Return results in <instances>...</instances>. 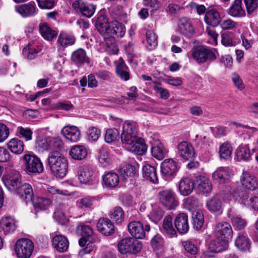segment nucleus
<instances>
[{
    "label": "nucleus",
    "instance_id": "680f3d73",
    "mask_svg": "<svg viewBox=\"0 0 258 258\" xmlns=\"http://www.w3.org/2000/svg\"><path fill=\"white\" fill-rule=\"evenodd\" d=\"M73 107V104L69 101H64L57 102L51 105V109L53 110H63L69 111Z\"/></svg>",
    "mask_w": 258,
    "mask_h": 258
},
{
    "label": "nucleus",
    "instance_id": "f03ea898",
    "mask_svg": "<svg viewBox=\"0 0 258 258\" xmlns=\"http://www.w3.org/2000/svg\"><path fill=\"white\" fill-rule=\"evenodd\" d=\"M96 26L100 33H105L110 35H115L118 37H123L125 32L123 24L117 21L109 23L107 19L103 16L98 18Z\"/></svg>",
    "mask_w": 258,
    "mask_h": 258
},
{
    "label": "nucleus",
    "instance_id": "dca6fc26",
    "mask_svg": "<svg viewBox=\"0 0 258 258\" xmlns=\"http://www.w3.org/2000/svg\"><path fill=\"white\" fill-rule=\"evenodd\" d=\"M99 231L105 236H109L114 233V226L112 222L106 218H100L97 224Z\"/></svg>",
    "mask_w": 258,
    "mask_h": 258
},
{
    "label": "nucleus",
    "instance_id": "3c124183",
    "mask_svg": "<svg viewBox=\"0 0 258 258\" xmlns=\"http://www.w3.org/2000/svg\"><path fill=\"white\" fill-rule=\"evenodd\" d=\"M77 233L84 237H88V238H91L93 232L91 227L89 225H86L84 224H80L76 228Z\"/></svg>",
    "mask_w": 258,
    "mask_h": 258
},
{
    "label": "nucleus",
    "instance_id": "c85d7f7f",
    "mask_svg": "<svg viewBox=\"0 0 258 258\" xmlns=\"http://www.w3.org/2000/svg\"><path fill=\"white\" fill-rule=\"evenodd\" d=\"M0 228L5 234L13 232L16 228L15 220L10 217L2 218L0 220Z\"/></svg>",
    "mask_w": 258,
    "mask_h": 258
},
{
    "label": "nucleus",
    "instance_id": "f704fd0d",
    "mask_svg": "<svg viewBox=\"0 0 258 258\" xmlns=\"http://www.w3.org/2000/svg\"><path fill=\"white\" fill-rule=\"evenodd\" d=\"M143 175L145 178L153 183L158 182V178L155 168L149 164H146L143 167Z\"/></svg>",
    "mask_w": 258,
    "mask_h": 258
},
{
    "label": "nucleus",
    "instance_id": "20e7f679",
    "mask_svg": "<svg viewBox=\"0 0 258 258\" xmlns=\"http://www.w3.org/2000/svg\"><path fill=\"white\" fill-rule=\"evenodd\" d=\"M191 57L199 64L206 62H212L217 58L215 51L204 46L194 48L191 50Z\"/></svg>",
    "mask_w": 258,
    "mask_h": 258
},
{
    "label": "nucleus",
    "instance_id": "bb28decb",
    "mask_svg": "<svg viewBox=\"0 0 258 258\" xmlns=\"http://www.w3.org/2000/svg\"><path fill=\"white\" fill-rule=\"evenodd\" d=\"M204 20L207 24L216 27L221 22V17L218 11L212 9L206 12Z\"/></svg>",
    "mask_w": 258,
    "mask_h": 258
},
{
    "label": "nucleus",
    "instance_id": "e433bc0d",
    "mask_svg": "<svg viewBox=\"0 0 258 258\" xmlns=\"http://www.w3.org/2000/svg\"><path fill=\"white\" fill-rule=\"evenodd\" d=\"M119 181V176L114 172H108L103 176V182L107 187H116L118 184Z\"/></svg>",
    "mask_w": 258,
    "mask_h": 258
},
{
    "label": "nucleus",
    "instance_id": "864d4df0",
    "mask_svg": "<svg viewBox=\"0 0 258 258\" xmlns=\"http://www.w3.org/2000/svg\"><path fill=\"white\" fill-rule=\"evenodd\" d=\"M131 150L138 155L144 154L147 150V147L143 141L139 138V140L134 143L132 145Z\"/></svg>",
    "mask_w": 258,
    "mask_h": 258
},
{
    "label": "nucleus",
    "instance_id": "c9c22d12",
    "mask_svg": "<svg viewBox=\"0 0 258 258\" xmlns=\"http://www.w3.org/2000/svg\"><path fill=\"white\" fill-rule=\"evenodd\" d=\"M7 147L12 153L20 154L24 151V145L22 141L17 138H13L7 143Z\"/></svg>",
    "mask_w": 258,
    "mask_h": 258
},
{
    "label": "nucleus",
    "instance_id": "603ef678",
    "mask_svg": "<svg viewBox=\"0 0 258 258\" xmlns=\"http://www.w3.org/2000/svg\"><path fill=\"white\" fill-rule=\"evenodd\" d=\"M146 41L148 49L152 50L157 46V36L152 30H148L146 32Z\"/></svg>",
    "mask_w": 258,
    "mask_h": 258
},
{
    "label": "nucleus",
    "instance_id": "9d476101",
    "mask_svg": "<svg viewBox=\"0 0 258 258\" xmlns=\"http://www.w3.org/2000/svg\"><path fill=\"white\" fill-rule=\"evenodd\" d=\"M128 231L130 234L137 239H142L145 237L146 232L150 230L149 225H146L144 227L143 223L139 221H132L128 224Z\"/></svg>",
    "mask_w": 258,
    "mask_h": 258
},
{
    "label": "nucleus",
    "instance_id": "58836bf2",
    "mask_svg": "<svg viewBox=\"0 0 258 258\" xmlns=\"http://www.w3.org/2000/svg\"><path fill=\"white\" fill-rule=\"evenodd\" d=\"M250 149L247 145H241L236 151V156L239 161H248L251 157Z\"/></svg>",
    "mask_w": 258,
    "mask_h": 258
},
{
    "label": "nucleus",
    "instance_id": "2f4dec72",
    "mask_svg": "<svg viewBox=\"0 0 258 258\" xmlns=\"http://www.w3.org/2000/svg\"><path fill=\"white\" fill-rule=\"evenodd\" d=\"M69 155L74 160H82L86 157L87 150L83 146L75 145L71 148Z\"/></svg>",
    "mask_w": 258,
    "mask_h": 258
},
{
    "label": "nucleus",
    "instance_id": "473e14b6",
    "mask_svg": "<svg viewBox=\"0 0 258 258\" xmlns=\"http://www.w3.org/2000/svg\"><path fill=\"white\" fill-rule=\"evenodd\" d=\"M128 67L125 63L123 59L120 57L118 63L116 66L115 73L120 79L124 81H128L130 78V74L127 71Z\"/></svg>",
    "mask_w": 258,
    "mask_h": 258
},
{
    "label": "nucleus",
    "instance_id": "0eeeda50",
    "mask_svg": "<svg viewBox=\"0 0 258 258\" xmlns=\"http://www.w3.org/2000/svg\"><path fill=\"white\" fill-rule=\"evenodd\" d=\"M34 249L33 241L28 238H21L15 245V251L18 258H29Z\"/></svg>",
    "mask_w": 258,
    "mask_h": 258
},
{
    "label": "nucleus",
    "instance_id": "393cba45",
    "mask_svg": "<svg viewBox=\"0 0 258 258\" xmlns=\"http://www.w3.org/2000/svg\"><path fill=\"white\" fill-rule=\"evenodd\" d=\"M230 176V173L228 167H221L217 168L212 174V178L215 181L220 183H224Z\"/></svg>",
    "mask_w": 258,
    "mask_h": 258
},
{
    "label": "nucleus",
    "instance_id": "37998d69",
    "mask_svg": "<svg viewBox=\"0 0 258 258\" xmlns=\"http://www.w3.org/2000/svg\"><path fill=\"white\" fill-rule=\"evenodd\" d=\"M75 41L76 39L73 36L63 32L60 33L57 40L58 43L63 47L72 45Z\"/></svg>",
    "mask_w": 258,
    "mask_h": 258
},
{
    "label": "nucleus",
    "instance_id": "6e6d98bb",
    "mask_svg": "<svg viewBox=\"0 0 258 258\" xmlns=\"http://www.w3.org/2000/svg\"><path fill=\"white\" fill-rule=\"evenodd\" d=\"M106 44V51L110 55L116 54L118 51V48L115 43L114 38L111 37L105 40Z\"/></svg>",
    "mask_w": 258,
    "mask_h": 258
},
{
    "label": "nucleus",
    "instance_id": "9b49d317",
    "mask_svg": "<svg viewBox=\"0 0 258 258\" xmlns=\"http://www.w3.org/2000/svg\"><path fill=\"white\" fill-rule=\"evenodd\" d=\"M215 232L216 236H218L227 241L232 239L233 230L231 225L225 222H220L216 224Z\"/></svg>",
    "mask_w": 258,
    "mask_h": 258
},
{
    "label": "nucleus",
    "instance_id": "7ed1b4c3",
    "mask_svg": "<svg viewBox=\"0 0 258 258\" xmlns=\"http://www.w3.org/2000/svg\"><path fill=\"white\" fill-rule=\"evenodd\" d=\"M241 187L233 189V196L240 198L244 197V190H254L258 187L256 177L247 171H243L240 177Z\"/></svg>",
    "mask_w": 258,
    "mask_h": 258
},
{
    "label": "nucleus",
    "instance_id": "7c9ffc66",
    "mask_svg": "<svg viewBox=\"0 0 258 258\" xmlns=\"http://www.w3.org/2000/svg\"><path fill=\"white\" fill-rule=\"evenodd\" d=\"M16 11L23 17L33 16L36 13V6L34 3H29L17 7Z\"/></svg>",
    "mask_w": 258,
    "mask_h": 258
},
{
    "label": "nucleus",
    "instance_id": "4be33fe9",
    "mask_svg": "<svg viewBox=\"0 0 258 258\" xmlns=\"http://www.w3.org/2000/svg\"><path fill=\"white\" fill-rule=\"evenodd\" d=\"M228 247V241L216 236V238L210 242L209 249L210 252L217 253L225 250Z\"/></svg>",
    "mask_w": 258,
    "mask_h": 258
},
{
    "label": "nucleus",
    "instance_id": "c756f323",
    "mask_svg": "<svg viewBox=\"0 0 258 258\" xmlns=\"http://www.w3.org/2000/svg\"><path fill=\"white\" fill-rule=\"evenodd\" d=\"M195 184L198 189L203 193H209L212 189V184L206 176L202 175L197 176Z\"/></svg>",
    "mask_w": 258,
    "mask_h": 258
},
{
    "label": "nucleus",
    "instance_id": "b1692460",
    "mask_svg": "<svg viewBox=\"0 0 258 258\" xmlns=\"http://www.w3.org/2000/svg\"><path fill=\"white\" fill-rule=\"evenodd\" d=\"M16 193L26 203L32 201L33 191L32 186L29 183L22 184Z\"/></svg>",
    "mask_w": 258,
    "mask_h": 258
},
{
    "label": "nucleus",
    "instance_id": "f3484780",
    "mask_svg": "<svg viewBox=\"0 0 258 258\" xmlns=\"http://www.w3.org/2000/svg\"><path fill=\"white\" fill-rule=\"evenodd\" d=\"M195 185L192 179L188 177L182 178L178 182V190L180 195L188 196L190 195L195 188Z\"/></svg>",
    "mask_w": 258,
    "mask_h": 258
},
{
    "label": "nucleus",
    "instance_id": "5701e85b",
    "mask_svg": "<svg viewBox=\"0 0 258 258\" xmlns=\"http://www.w3.org/2000/svg\"><path fill=\"white\" fill-rule=\"evenodd\" d=\"M61 134L72 142H77L80 139V132L75 126H66L61 130Z\"/></svg>",
    "mask_w": 258,
    "mask_h": 258
},
{
    "label": "nucleus",
    "instance_id": "09e8293b",
    "mask_svg": "<svg viewBox=\"0 0 258 258\" xmlns=\"http://www.w3.org/2000/svg\"><path fill=\"white\" fill-rule=\"evenodd\" d=\"M110 217L116 224L122 223L124 218V213L123 209L120 207H115L110 212Z\"/></svg>",
    "mask_w": 258,
    "mask_h": 258
},
{
    "label": "nucleus",
    "instance_id": "8fccbe9b",
    "mask_svg": "<svg viewBox=\"0 0 258 258\" xmlns=\"http://www.w3.org/2000/svg\"><path fill=\"white\" fill-rule=\"evenodd\" d=\"M232 148L228 142L223 143L219 147V156L225 160L229 159L232 154Z\"/></svg>",
    "mask_w": 258,
    "mask_h": 258
},
{
    "label": "nucleus",
    "instance_id": "f257e3e1",
    "mask_svg": "<svg viewBox=\"0 0 258 258\" xmlns=\"http://www.w3.org/2000/svg\"><path fill=\"white\" fill-rule=\"evenodd\" d=\"M47 164L51 172L56 177L63 178L67 174L68 161L58 151H54L49 153Z\"/></svg>",
    "mask_w": 258,
    "mask_h": 258
},
{
    "label": "nucleus",
    "instance_id": "ddd939ff",
    "mask_svg": "<svg viewBox=\"0 0 258 258\" xmlns=\"http://www.w3.org/2000/svg\"><path fill=\"white\" fill-rule=\"evenodd\" d=\"M179 156L185 160H191L195 157L194 149L190 143L183 141L179 143L177 147Z\"/></svg>",
    "mask_w": 258,
    "mask_h": 258
},
{
    "label": "nucleus",
    "instance_id": "c03bdc74",
    "mask_svg": "<svg viewBox=\"0 0 258 258\" xmlns=\"http://www.w3.org/2000/svg\"><path fill=\"white\" fill-rule=\"evenodd\" d=\"M162 227L164 232L169 236L176 235V231L172 224V218L170 215H168L164 218Z\"/></svg>",
    "mask_w": 258,
    "mask_h": 258
},
{
    "label": "nucleus",
    "instance_id": "052dcab7",
    "mask_svg": "<svg viewBox=\"0 0 258 258\" xmlns=\"http://www.w3.org/2000/svg\"><path fill=\"white\" fill-rule=\"evenodd\" d=\"M119 133L118 131L115 128L108 129L105 135V140L108 143H111L115 141L119 137Z\"/></svg>",
    "mask_w": 258,
    "mask_h": 258
},
{
    "label": "nucleus",
    "instance_id": "5fc2aeb1",
    "mask_svg": "<svg viewBox=\"0 0 258 258\" xmlns=\"http://www.w3.org/2000/svg\"><path fill=\"white\" fill-rule=\"evenodd\" d=\"M193 227L197 230H200L203 227L204 218L203 214L201 211H197L195 214H193Z\"/></svg>",
    "mask_w": 258,
    "mask_h": 258
},
{
    "label": "nucleus",
    "instance_id": "72a5a7b5",
    "mask_svg": "<svg viewBox=\"0 0 258 258\" xmlns=\"http://www.w3.org/2000/svg\"><path fill=\"white\" fill-rule=\"evenodd\" d=\"M93 171L88 167L83 166L78 171V179L82 183H89L92 180Z\"/></svg>",
    "mask_w": 258,
    "mask_h": 258
},
{
    "label": "nucleus",
    "instance_id": "423d86ee",
    "mask_svg": "<svg viewBox=\"0 0 258 258\" xmlns=\"http://www.w3.org/2000/svg\"><path fill=\"white\" fill-rule=\"evenodd\" d=\"M117 247L118 251L123 254L128 253L136 254L142 249V243L135 238L128 237L121 240L117 244Z\"/></svg>",
    "mask_w": 258,
    "mask_h": 258
},
{
    "label": "nucleus",
    "instance_id": "4468645a",
    "mask_svg": "<svg viewBox=\"0 0 258 258\" xmlns=\"http://www.w3.org/2000/svg\"><path fill=\"white\" fill-rule=\"evenodd\" d=\"M4 183L11 191L16 192L21 183V176L18 172L8 175L4 179Z\"/></svg>",
    "mask_w": 258,
    "mask_h": 258
},
{
    "label": "nucleus",
    "instance_id": "6e6552de",
    "mask_svg": "<svg viewBox=\"0 0 258 258\" xmlns=\"http://www.w3.org/2000/svg\"><path fill=\"white\" fill-rule=\"evenodd\" d=\"M158 196L160 203L168 210L174 209L178 205V198L171 189L160 191Z\"/></svg>",
    "mask_w": 258,
    "mask_h": 258
},
{
    "label": "nucleus",
    "instance_id": "39448f33",
    "mask_svg": "<svg viewBox=\"0 0 258 258\" xmlns=\"http://www.w3.org/2000/svg\"><path fill=\"white\" fill-rule=\"evenodd\" d=\"M123 132L120 135L122 144L132 145L139 138L137 136V124L133 121H125L122 126Z\"/></svg>",
    "mask_w": 258,
    "mask_h": 258
},
{
    "label": "nucleus",
    "instance_id": "774afa93",
    "mask_svg": "<svg viewBox=\"0 0 258 258\" xmlns=\"http://www.w3.org/2000/svg\"><path fill=\"white\" fill-rule=\"evenodd\" d=\"M120 173L123 177L125 178L127 177H132L135 173V167L130 164L126 165L121 169Z\"/></svg>",
    "mask_w": 258,
    "mask_h": 258
},
{
    "label": "nucleus",
    "instance_id": "6ab92c4d",
    "mask_svg": "<svg viewBox=\"0 0 258 258\" xmlns=\"http://www.w3.org/2000/svg\"><path fill=\"white\" fill-rule=\"evenodd\" d=\"M227 214L235 229L241 230L245 227L246 225V221L237 215L233 209H228Z\"/></svg>",
    "mask_w": 258,
    "mask_h": 258
},
{
    "label": "nucleus",
    "instance_id": "a878e982",
    "mask_svg": "<svg viewBox=\"0 0 258 258\" xmlns=\"http://www.w3.org/2000/svg\"><path fill=\"white\" fill-rule=\"evenodd\" d=\"M242 0H235L229 9L228 14L236 18L245 17V11L242 7Z\"/></svg>",
    "mask_w": 258,
    "mask_h": 258
},
{
    "label": "nucleus",
    "instance_id": "bf43d9fd",
    "mask_svg": "<svg viewBox=\"0 0 258 258\" xmlns=\"http://www.w3.org/2000/svg\"><path fill=\"white\" fill-rule=\"evenodd\" d=\"M247 14L252 15L258 9V0H244Z\"/></svg>",
    "mask_w": 258,
    "mask_h": 258
},
{
    "label": "nucleus",
    "instance_id": "a19ab883",
    "mask_svg": "<svg viewBox=\"0 0 258 258\" xmlns=\"http://www.w3.org/2000/svg\"><path fill=\"white\" fill-rule=\"evenodd\" d=\"M235 245L241 250L247 251L250 247L249 239L245 235H239L235 241Z\"/></svg>",
    "mask_w": 258,
    "mask_h": 258
},
{
    "label": "nucleus",
    "instance_id": "a211bd4d",
    "mask_svg": "<svg viewBox=\"0 0 258 258\" xmlns=\"http://www.w3.org/2000/svg\"><path fill=\"white\" fill-rule=\"evenodd\" d=\"M177 171L176 163L172 159H166L161 164V172L165 177L173 176Z\"/></svg>",
    "mask_w": 258,
    "mask_h": 258
},
{
    "label": "nucleus",
    "instance_id": "cd10ccee",
    "mask_svg": "<svg viewBox=\"0 0 258 258\" xmlns=\"http://www.w3.org/2000/svg\"><path fill=\"white\" fill-rule=\"evenodd\" d=\"M41 50L40 46L35 43H30L25 47L22 51L23 56L27 59H32L35 58L37 54Z\"/></svg>",
    "mask_w": 258,
    "mask_h": 258
},
{
    "label": "nucleus",
    "instance_id": "49530a36",
    "mask_svg": "<svg viewBox=\"0 0 258 258\" xmlns=\"http://www.w3.org/2000/svg\"><path fill=\"white\" fill-rule=\"evenodd\" d=\"M151 152L153 156L159 160L163 159L166 154L163 145L159 142L152 147Z\"/></svg>",
    "mask_w": 258,
    "mask_h": 258
},
{
    "label": "nucleus",
    "instance_id": "412c9836",
    "mask_svg": "<svg viewBox=\"0 0 258 258\" xmlns=\"http://www.w3.org/2000/svg\"><path fill=\"white\" fill-rule=\"evenodd\" d=\"M178 27L179 33L185 36L190 37L195 33L194 28L187 18H182L179 20Z\"/></svg>",
    "mask_w": 258,
    "mask_h": 258
},
{
    "label": "nucleus",
    "instance_id": "f8f14e48",
    "mask_svg": "<svg viewBox=\"0 0 258 258\" xmlns=\"http://www.w3.org/2000/svg\"><path fill=\"white\" fill-rule=\"evenodd\" d=\"M72 6L77 12H79L82 15L87 18L91 17L96 10L95 5L86 3L83 0L75 1L73 3Z\"/></svg>",
    "mask_w": 258,
    "mask_h": 258
},
{
    "label": "nucleus",
    "instance_id": "79ce46f5",
    "mask_svg": "<svg viewBox=\"0 0 258 258\" xmlns=\"http://www.w3.org/2000/svg\"><path fill=\"white\" fill-rule=\"evenodd\" d=\"M207 207L212 212H217L222 209V202L217 196H214L207 202Z\"/></svg>",
    "mask_w": 258,
    "mask_h": 258
},
{
    "label": "nucleus",
    "instance_id": "0e129e2a",
    "mask_svg": "<svg viewBox=\"0 0 258 258\" xmlns=\"http://www.w3.org/2000/svg\"><path fill=\"white\" fill-rule=\"evenodd\" d=\"M93 198L90 197L82 198L77 202V206L80 209H87L91 207Z\"/></svg>",
    "mask_w": 258,
    "mask_h": 258
},
{
    "label": "nucleus",
    "instance_id": "4d7b16f0",
    "mask_svg": "<svg viewBox=\"0 0 258 258\" xmlns=\"http://www.w3.org/2000/svg\"><path fill=\"white\" fill-rule=\"evenodd\" d=\"M98 160L103 166H106L110 162L108 154L105 148L101 147L97 151Z\"/></svg>",
    "mask_w": 258,
    "mask_h": 258
},
{
    "label": "nucleus",
    "instance_id": "aec40b11",
    "mask_svg": "<svg viewBox=\"0 0 258 258\" xmlns=\"http://www.w3.org/2000/svg\"><path fill=\"white\" fill-rule=\"evenodd\" d=\"M174 225L180 233H186L189 229L187 215L184 213L178 214L175 218Z\"/></svg>",
    "mask_w": 258,
    "mask_h": 258
},
{
    "label": "nucleus",
    "instance_id": "1a4fd4ad",
    "mask_svg": "<svg viewBox=\"0 0 258 258\" xmlns=\"http://www.w3.org/2000/svg\"><path fill=\"white\" fill-rule=\"evenodd\" d=\"M23 159L25 161V169L27 172L40 174L43 172V164L40 159L37 156L25 155Z\"/></svg>",
    "mask_w": 258,
    "mask_h": 258
},
{
    "label": "nucleus",
    "instance_id": "4c0bfd02",
    "mask_svg": "<svg viewBox=\"0 0 258 258\" xmlns=\"http://www.w3.org/2000/svg\"><path fill=\"white\" fill-rule=\"evenodd\" d=\"M86 58V52L82 48L74 51L71 55V60L75 64L80 66L85 62Z\"/></svg>",
    "mask_w": 258,
    "mask_h": 258
},
{
    "label": "nucleus",
    "instance_id": "338daca9",
    "mask_svg": "<svg viewBox=\"0 0 258 258\" xmlns=\"http://www.w3.org/2000/svg\"><path fill=\"white\" fill-rule=\"evenodd\" d=\"M182 244L188 253L195 254L198 252V247L193 242L190 240L183 241H182Z\"/></svg>",
    "mask_w": 258,
    "mask_h": 258
},
{
    "label": "nucleus",
    "instance_id": "de8ad7c7",
    "mask_svg": "<svg viewBox=\"0 0 258 258\" xmlns=\"http://www.w3.org/2000/svg\"><path fill=\"white\" fill-rule=\"evenodd\" d=\"M184 207L189 211H192L201 206L199 200L194 196H191L183 200Z\"/></svg>",
    "mask_w": 258,
    "mask_h": 258
},
{
    "label": "nucleus",
    "instance_id": "ea45409f",
    "mask_svg": "<svg viewBox=\"0 0 258 258\" xmlns=\"http://www.w3.org/2000/svg\"><path fill=\"white\" fill-rule=\"evenodd\" d=\"M39 31L42 36L47 40H51L57 35V32L52 30L45 23L40 24Z\"/></svg>",
    "mask_w": 258,
    "mask_h": 258
},
{
    "label": "nucleus",
    "instance_id": "2eb2a0df",
    "mask_svg": "<svg viewBox=\"0 0 258 258\" xmlns=\"http://www.w3.org/2000/svg\"><path fill=\"white\" fill-rule=\"evenodd\" d=\"M53 248L59 252L67 251L69 246V241L68 238L61 234H56L51 240Z\"/></svg>",
    "mask_w": 258,
    "mask_h": 258
},
{
    "label": "nucleus",
    "instance_id": "a18cd8bd",
    "mask_svg": "<svg viewBox=\"0 0 258 258\" xmlns=\"http://www.w3.org/2000/svg\"><path fill=\"white\" fill-rule=\"evenodd\" d=\"M33 204L36 209L40 210H46L51 206L52 202L48 199L43 197H37L33 200Z\"/></svg>",
    "mask_w": 258,
    "mask_h": 258
},
{
    "label": "nucleus",
    "instance_id": "13d9d810",
    "mask_svg": "<svg viewBox=\"0 0 258 258\" xmlns=\"http://www.w3.org/2000/svg\"><path fill=\"white\" fill-rule=\"evenodd\" d=\"M65 206L63 204H59L56 207L53 214V218L58 222L62 223L64 222L66 216L63 211Z\"/></svg>",
    "mask_w": 258,
    "mask_h": 258
},
{
    "label": "nucleus",
    "instance_id": "e2e57ef3",
    "mask_svg": "<svg viewBox=\"0 0 258 258\" xmlns=\"http://www.w3.org/2000/svg\"><path fill=\"white\" fill-rule=\"evenodd\" d=\"M101 135L100 130L94 126L90 127L87 131V138L89 140L97 141Z\"/></svg>",
    "mask_w": 258,
    "mask_h": 258
},
{
    "label": "nucleus",
    "instance_id": "69168bd1",
    "mask_svg": "<svg viewBox=\"0 0 258 258\" xmlns=\"http://www.w3.org/2000/svg\"><path fill=\"white\" fill-rule=\"evenodd\" d=\"M17 133L19 134L20 137L24 138L26 141H29L32 139L33 132L29 128L19 126L17 128Z\"/></svg>",
    "mask_w": 258,
    "mask_h": 258
}]
</instances>
